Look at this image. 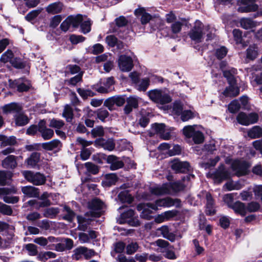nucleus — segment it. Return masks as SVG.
<instances>
[{
    "instance_id": "nucleus-1",
    "label": "nucleus",
    "mask_w": 262,
    "mask_h": 262,
    "mask_svg": "<svg viewBox=\"0 0 262 262\" xmlns=\"http://www.w3.org/2000/svg\"><path fill=\"white\" fill-rule=\"evenodd\" d=\"M180 201L179 199H173L169 197H167L164 199H159L156 201L155 203H148L140 204L137 206V209L140 211L143 209L142 214V217L146 218L148 215L151 213V211L147 210L148 208H150L152 210H156L158 209L159 207H169L173 206H176L177 207L180 206Z\"/></svg>"
},
{
    "instance_id": "nucleus-2",
    "label": "nucleus",
    "mask_w": 262,
    "mask_h": 262,
    "mask_svg": "<svg viewBox=\"0 0 262 262\" xmlns=\"http://www.w3.org/2000/svg\"><path fill=\"white\" fill-rule=\"evenodd\" d=\"M185 186L186 185L182 182L177 181L151 188L150 191L155 195L172 194L183 190Z\"/></svg>"
},
{
    "instance_id": "nucleus-3",
    "label": "nucleus",
    "mask_w": 262,
    "mask_h": 262,
    "mask_svg": "<svg viewBox=\"0 0 262 262\" xmlns=\"http://www.w3.org/2000/svg\"><path fill=\"white\" fill-rule=\"evenodd\" d=\"M147 94L152 101L158 104H165L171 101L170 96L162 90H152L148 91Z\"/></svg>"
},
{
    "instance_id": "nucleus-4",
    "label": "nucleus",
    "mask_w": 262,
    "mask_h": 262,
    "mask_svg": "<svg viewBox=\"0 0 262 262\" xmlns=\"http://www.w3.org/2000/svg\"><path fill=\"white\" fill-rule=\"evenodd\" d=\"M249 167L248 163L244 161L236 160L231 162L230 168L233 172L232 176L239 177L245 175L248 172Z\"/></svg>"
},
{
    "instance_id": "nucleus-5",
    "label": "nucleus",
    "mask_w": 262,
    "mask_h": 262,
    "mask_svg": "<svg viewBox=\"0 0 262 262\" xmlns=\"http://www.w3.org/2000/svg\"><path fill=\"white\" fill-rule=\"evenodd\" d=\"M23 174L28 181L35 185H43L46 181V177L40 172L24 171H23Z\"/></svg>"
},
{
    "instance_id": "nucleus-6",
    "label": "nucleus",
    "mask_w": 262,
    "mask_h": 262,
    "mask_svg": "<svg viewBox=\"0 0 262 262\" xmlns=\"http://www.w3.org/2000/svg\"><path fill=\"white\" fill-rule=\"evenodd\" d=\"M207 176L212 178L216 182L221 183L223 180L228 179L232 174L223 165H220L213 173H208Z\"/></svg>"
},
{
    "instance_id": "nucleus-7",
    "label": "nucleus",
    "mask_w": 262,
    "mask_h": 262,
    "mask_svg": "<svg viewBox=\"0 0 262 262\" xmlns=\"http://www.w3.org/2000/svg\"><path fill=\"white\" fill-rule=\"evenodd\" d=\"M188 35L192 40L196 42L202 41L203 33L202 24L200 21H195L194 27L189 31Z\"/></svg>"
},
{
    "instance_id": "nucleus-8",
    "label": "nucleus",
    "mask_w": 262,
    "mask_h": 262,
    "mask_svg": "<svg viewBox=\"0 0 262 262\" xmlns=\"http://www.w3.org/2000/svg\"><path fill=\"white\" fill-rule=\"evenodd\" d=\"M258 119V116L255 113L248 115L244 113H240L237 116V120L239 123L243 125H249L256 123Z\"/></svg>"
},
{
    "instance_id": "nucleus-9",
    "label": "nucleus",
    "mask_w": 262,
    "mask_h": 262,
    "mask_svg": "<svg viewBox=\"0 0 262 262\" xmlns=\"http://www.w3.org/2000/svg\"><path fill=\"white\" fill-rule=\"evenodd\" d=\"M9 84L12 88H17L19 92H26L31 86L30 81L26 79H18L14 80H9Z\"/></svg>"
},
{
    "instance_id": "nucleus-10",
    "label": "nucleus",
    "mask_w": 262,
    "mask_h": 262,
    "mask_svg": "<svg viewBox=\"0 0 262 262\" xmlns=\"http://www.w3.org/2000/svg\"><path fill=\"white\" fill-rule=\"evenodd\" d=\"M1 109L4 115H16L23 111V106L19 103L13 102L4 105Z\"/></svg>"
},
{
    "instance_id": "nucleus-11",
    "label": "nucleus",
    "mask_w": 262,
    "mask_h": 262,
    "mask_svg": "<svg viewBox=\"0 0 262 262\" xmlns=\"http://www.w3.org/2000/svg\"><path fill=\"white\" fill-rule=\"evenodd\" d=\"M125 102V100L124 97L120 96H114L106 99L104 101V105L110 111H113L116 109L115 105L121 106Z\"/></svg>"
},
{
    "instance_id": "nucleus-12",
    "label": "nucleus",
    "mask_w": 262,
    "mask_h": 262,
    "mask_svg": "<svg viewBox=\"0 0 262 262\" xmlns=\"http://www.w3.org/2000/svg\"><path fill=\"white\" fill-rule=\"evenodd\" d=\"M118 64L119 69L122 72H129L134 67L132 58L125 55L119 56Z\"/></svg>"
},
{
    "instance_id": "nucleus-13",
    "label": "nucleus",
    "mask_w": 262,
    "mask_h": 262,
    "mask_svg": "<svg viewBox=\"0 0 262 262\" xmlns=\"http://www.w3.org/2000/svg\"><path fill=\"white\" fill-rule=\"evenodd\" d=\"M103 203L100 200L95 199L93 200L89 204V207L90 209L89 214L92 217H98L101 215V210Z\"/></svg>"
},
{
    "instance_id": "nucleus-14",
    "label": "nucleus",
    "mask_w": 262,
    "mask_h": 262,
    "mask_svg": "<svg viewBox=\"0 0 262 262\" xmlns=\"http://www.w3.org/2000/svg\"><path fill=\"white\" fill-rule=\"evenodd\" d=\"M74 254L72 257L74 259L79 260L82 257L86 259L90 258L94 254V251L92 250L88 249L85 247L80 246L76 248L74 251Z\"/></svg>"
},
{
    "instance_id": "nucleus-15",
    "label": "nucleus",
    "mask_w": 262,
    "mask_h": 262,
    "mask_svg": "<svg viewBox=\"0 0 262 262\" xmlns=\"http://www.w3.org/2000/svg\"><path fill=\"white\" fill-rule=\"evenodd\" d=\"M241 6L238 8V11L242 13H247L256 11L258 6L255 4L256 0H241Z\"/></svg>"
},
{
    "instance_id": "nucleus-16",
    "label": "nucleus",
    "mask_w": 262,
    "mask_h": 262,
    "mask_svg": "<svg viewBox=\"0 0 262 262\" xmlns=\"http://www.w3.org/2000/svg\"><path fill=\"white\" fill-rule=\"evenodd\" d=\"M38 132L44 140L51 139L54 134L53 129L47 127L46 122L44 120H40L38 123Z\"/></svg>"
},
{
    "instance_id": "nucleus-17",
    "label": "nucleus",
    "mask_w": 262,
    "mask_h": 262,
    "mask_svg": "<svg viewBox=\"0 0 262 262\" xmlns=\"http://www.w3.org/2000/svg\"><path fill=\"white\" fill-rule=\"evenodd\" d=\"M171 168L177 172H186L189 171L191 169L188 162H182L176 160L173 161Z\"/></svg>"
},
{
    "instance_id": "nucleus-18",
    "label": "nucleus",
    "mask_w": 262,
    "mask_h": 262,
    "mask_svg": "<svg viewBox=\"0 0 262 262\" xmlns=\"http://www.w3.org/2000/svg\"><path fill=\"white\" fill-rule=\"evenodd\" d=\"M89 212L86 213L84 216L78 215L77 216V222L78 224V229L83 231H85L90 224L92 219L89 217Z\"/></svg>"
},
{
    "instance_id": "nucleus-19",
    "label": "nucleus",
    "mask_w": 262,
    "mask_h": 262,
    "mask_svg": "<svg viewBox=\"0 0 262 262\" xmlns=\"http://www.w3.org/2000/svg\"><path fill=\"white\" fill-rule=\"evenodd\" d=\"M95 144L109 151L113 150L115 147V143L112 139H108L107 140L98 139L95 140Z\"/></svg>"
},
{
    "instance_id": "nucleus-20",
    "label": "nucleus",
    "mask_w": 262,
    "mask_h": 262,
    "mask_svg": "<svg viewBox=\"0 0 262 262\" xmlns=\"http://www.w3.org/2000/svg\"><path fill=\"white\" fill-rule=\"evenodd\" d=\"M107 162L111 164L110 169L112 170H116L123 167L124 166L123 162L114 155L108 156L107 158Z\"/></svg>"
},
{
    "instance_id": "nucleus-21",
    "label": "nucleus",
    "mask_w": 262,
    "mask_h": 262,
    "mask_svg": "<svg viewBox=\"0 0 262 262\" xmlns=\"http://www.w3.org/2000/svg\"><path fill=\"white\" fill-rule=\"evenodd\" d=\"M13 118L15 125L18 126H25L29 122L28 117L23 112V111L16 115H14Z\"/></svg>"
},
{
    "instance_id": "nucleus-22",
    "label": "nucleus",
    "mask_w": 262,
    "mask_h": 262,
    "mask_svg": "<svg viewBox=\"0 0 262 262\" xmlns=\"http://www.w3.org/2000/svg\"><path fill=\"white\" fill-rule=\"evenodd\" d=\"M157 231L159 232L160 234L165 238L173 242L176 239V235L169 232V228L167 226H162L160 228L157 229Z\"/></svg>"
},
{
    "instance_id": "nucleus-23",
    "label": "nucleus",
    "mask_w": 262,
    "mask_h": 262,
    "mask_svg": "<svg viewBox=\"0 0 262 262\" xmlns=\"http://www.w3.org/2000/svg\"><path fill=\"white\" fill-rule=\"evenodd\" d=\"M2 164L3 167L5 168L13 169L17 166L16 157L13 155L9 156L3 160Z\"/></svg>"
},
{
    "instance_id": "nucleus-24",
    "label": "nucleus",
    "mask_w": 262,
    "mask_h": 262,
    "mask_svg": "<svg viewBox=\"0 0 262 262\" xmlns=\"http://www.w3.org/2000/svg\"><path fill=\"white\" fill-rule=\"evenodd\" d=\"M239 93V88L234 83H230V85L227 87L223 92V94L226 97H235Z\"/></svg>"
},
{
    "instance_id": "nucleus-25",
    "label": "nucleus",
    "mask_w": 262,
    "mask_h": 262,
    "mask_svg": "<svg viewBox=\"0 0 262 262\" xmlns=\"http://www.w3.org/2000/svg\"><path fill=\"white\" fill-rule=\"evenodd\" d=\"M230 208H232L235 212L241 214L242 216H245L247 213V209L245 204L239 201L234 203Z\"/></svg>"
},
{
    "instance_id": "nucleus-26",
    "label": "nucleus",
    "mask_w": 262,
    "mask_h": 262,
    "mask_svg": "<svg viewBox=\"0 0 262 262\" xmlns=\"http://www.w3.org/2000/svg\"><path fill=\"white\" fill-rule=\"evenodd\" d=\"M40 154L37 152H33L26 160L27 165L30 167H34L40 161Z\"/></svg>"
},
{
    "instance_id": "nucleus-27",
    "label": "nucleus",
    "mask_w": 262,
    "mask_h": 262,
    "mask_svg": "<svg viewBox=\"0 0 262 262\" xmlns=\"http://www.w3.org/2000/svg\"><path fill=\"white\" fill-rule=\"evenodd\" d=\"M61 146V143L59 140L54 139L49 142L43 143L42 147L48 150H52Z\"/></svg>"
},
{
    "instance_id": "nucleus-28",
    "label": "nucleus",
    "mask_w": 262,
    "mask_h": 262,
    "mask_svg": "<svg viewBox=\"0 0 262 262\" xmlns=\"http://www.w3.org/2000/svg\"><path fill=\"white\" fill-rule=\"evenodd\" d=\"M28 204L30 206H34L36 209H39L40 208L49 206L51 203L50 200H40L38 201L33 200L28 201Z\"/></svg>"
},
{
    "instance_id": "nucleus-29",
    "label": "nucleus",
    "mask_w": 262,
    "mask_h": 262,
    "mask_svg": "<svg viewBox=\"0 0 262 262\" xmlns=\"http://www.w3.org/2000/svg\"><path fill=\"white\" fill-rule=\"evenodd\" d=\"M62 4L60 2H55L50 4L47 7V11L48 13L56 14L60 13L62 9Z\"/></svg>"
},
{
    "instance_id": "nucleus-30",
    "label": "nucleus",
    "mask_w": 262,
    "mask_h": 262,
    "mask_svg": "<svg viewBox=\"0 0 262 262\" xmlns=\"http://www.w3.org/2000/svg\"><path fill=\"white\" fill-rule=\"evenodd\" d=\"M22 192L29 197H37L39 195L38 189L33 186H25L21 188Z\"/></svg>"
},
{
    "instance_id": "nucleus-31",
    "label": "nucleus",
    "mask_w": 262,
    "mask_h": 262,
    "mask_svg": "<svg viewBox=\"0 0 262 262\" xmlns=\"http://www.w3.org/2000/svg\"><path fill=\"white\" fill-rule=\"evenodd\" d=\"M207 200L206 204V213L208 215H212L215 213V210L213 208V201L211 194L207 193L206 195Z\"/></svg>"
},
{
    "instance_id": "nucleus-32",
    "label": "nucleus",
    "mask_w": 262,
    "mask_h": 262,
    "mask_svg": "<svg viewBox=\"0 0 262 262\" xmlns=\"http://www.w3.org/2000/svg\"><path fill=\"white\" fill-rule=\"evenodd\" d=\"M241 26L245 29H252L257 26V23L247 18H242L240 20Z\"/></svg>"
},
{
    "instance_id": "nucleus-33",
    "label": "nucleus",
    "mask_w": 262,
    "mask_h": 262,
    "mask_svg": "<svg viewBox=\"0 0 262 262\" xmlns=\"http://www.w3.org/2000/svg\"><path fill=\"white\" fill-rule=\"evenodd\" d=\"M73 115L72 108L68 104L66 105L62 113V117L66 119L67 122H71L73 118Z\"/></svg>"
},
{
    "instance_id": "nucleus-34",
    "label": "nucleus",
    "mask_w": 262,
    "mask_h": 262,
    "mask_svg": "<svg viewBox=\"0 0 262 262\" xmlns=\"http://www.w3.org/2000/svg\"><path fill=\"white\" fill-rule=\"evenodd\" d=\"M68 18L69 19L71 26L74 28H77L83 19L82 16L80 14L76 16L71 15L68 16Z\"/></svg>"
},
{
    "instance_id": "nucleus-35",
    "label": "nucleus",
    "mask_w": 262,
    "mask_h": 262,
    "mask_svg": "<svg viewBox=\"0 0 262 262\" xmlns=\"http://www.w3.org/2000/svg\"><path fill=\"white\" fill-rule=\"evenodd\" d=\"M224 187L228 191H231L233 190H239L243 188V185L238 181L233 182V181H230L227 182L225 184Z\"/></svg>"
},
{
    "instance_id": "nucleus-36",
    "label": "nucleus",
    "mask_w": 262,
    "mask_h": 262,
    "mask_svg": "<svg viewBox=\"0 0 262 262\" xmlns=\"http://www.w3.org/2000/svg\"><path fill=\"white\" fill-rule=\"evenodd\" d=\"M262 135V128L258 126H255L248 131V135L251 138H257Z\"/></svg>"
},
{
    "instance_id": "nucleus-37",
    "label": "nucleus",
    "mask_w": 262,
    "mask_h": 262,
    "mask_svg": "<svg viewBox=\"0 0 262 262\" xmlns=\"http://www.w3.org/2000/svg\"><path fill=\"white\" fill-rule=\"evenodd\" d=\"M59 209L56 207H51L46 209L43 212V216L46 217L53 219L59 213Z\"/></svg>"
},
{
    "instance_id": "nucleus-38",
    "label": "nucleus",
    "mask_w": 262,
    "mask_h": 262,
    "mask_svg": "<svg viewBox=\"0 0 262 262\" xmlns=\"http://www.w3.org/2000/svg\"><path fill=\"white\" fill-rule=\"evenodd\" d=\"M150 80L148 78H144L139 80L137 83V89L140 91H145L149 85Z\"/></svg>"
},
{
    "instance_id": "nucleus-39",
    "label": "nucleus",
    "mask_w": 262,
    "mask_h": 262,
    "mask_svg": "<svg viewBox=\"0 0 262 262\" xmlns=\"http://www.w3.org/2000/svg\"><path fill=\"white\" fill-rule=\"evenodd\" d=\"M64 125V122L61 120L56 118L49 120V126L50 127L55 128V129H61Z\"/></svg>"
},
{
    "instance_id": "nucleus-40",
    "label": "nucleus",
    "mask_w": 262,
    "mask_h": 262,
    "mask_svg": "<svg viewBox=\"0 0 262 262\" xmlns=\"http://www.w3.org/2000/svg\"><path fill=\"white\" fill-rule=\"evenodd\" d=\"M118 198L123 203H131L133 200V198L128 192L123 191L119 193Z\"/></svg>"
},
{
    "instance_id": "nucleus-41",
    "label": "nucleus",
    "mask_w": 262,
    "mask_h": 262,
    "mask_svg": "<svg viewBox=\"0 0 262 262\" xmlns=\"http://www.w3.org/2000/svg\"><path fill=\"white\" fill-rule=\"evenodd\" d=\"M63 211L64 212L63 219L71 222L75 217V213L68 206H64Z\"/></svg>"
},
{
    "instance_id": "nucleus-42",
    "label": "nucleus",
    "mask_w": 262,
    "mask_h": 262,
    "mask_svg": "<svg viewBox=\"0 0 262 262\" xmlns=\"http://www.w3.org/2000/svg\"><path fill=\"white\" fill-rule=\"evenodd\" d=\"M13 57L14 55L12 51L8 50L2 55L0 61L4 63L8 62H10L11 63Z\"/></svg>"
},
{
    "instance_id": "nucleus-43",
    "label": "nucleus",
    "mask_w": 262,
    "mask_h": 262,
    "mask_svg": "<svg viewBox=\"0 0 262 262\" xmlns=\"http://www.w3.org/2000/svg\"><path fill=\"white\" fill-rule=\"evenodd\" d=\"M105 183L107 186H111L115 184L118 180V178L115 173L106 174L105 176Z\"/></svg>"
},
{
    "instance_id": "nucleus-44",
    "label": "nucleus",
    "mask_w": 262,
    "mask_h": 262,
    "mask_svg": "<svg viewBox=\"0 0 262 262\" xmlns=\"http://www.w3.org/2000/svg\"><path fill=\"white\" fill-rule=\"evenodd\" d=\"M152 130L155 133L161 135L165 131V125L163 123H155L152 125Z\"/></svg>"
},
{
    "instance_id": "nucleus-45",
    "label": "nucleus",
    "mask_w": 262,
    "mask_h": 262,
    "mask_svg": "<svg viewBox=\"0 0 262 262\" xmlns=\"http://www.w3.org/2000/svg\"><path fill=\"white\" fill-rule=\"evenodd\" d=\"M87 171L93 174H97L99 171L98 167L97 165L91 162H86L84 164Z\"/></svg>"
},
{
    "instance_id": "nucleus-46",
    "label": "nucleus",
    "mask_w": 262,
    "mask_h": 262,
    "mask_svg": "<svg viewBox=\"0 0 262 262\" xmlns=\"http://www.w3.org/2000/svg\"><path fill=\"white\" fill-rule=\"evenodd\" d=\"M15 142V138L14 137H7L4 136L1 141V147H5L7 145H13Z\"/></svg>"
},
{
    "instance_id": "nucleus-47",
    "label": "nucleus",
    "mask_w": 262,
    "mask_h": 262,
    "mask_svg": "<svg viewBox=\"0 0 262 262\" xmlns=\"http://www.w3.org/2000/svg\"><path fill=\"white\" fill-rule=\"evenodd\" d=\"M192 137L194 143L196 144H200L204 141V135L203 133L200 131H195Z\"/></svg>"
},
{
    "instance_id": "nucleus-48",
    "label": "nucleus",
    "mask_w": 262,
    "mask_h": 262,
    "mask_svg": "<svg viewBox=\"0 0 262 262\" xmlns=\"http://www.w3.org/2000/svg\"><path fill=\"white\" fill-rule=\"evenodd\" d=\"M257 56V50L255 46L250 47L247 50V57L250 59H255Z\"/></svg>"
},
{
    "instance_id": "nucleus-49",
    "label": "nucleus",
    "mask_w": 262,
    "mask_h": 262,
    "mask_svg": "<svg viewBox=\"0 0 262 262\" xmlns=\"http://www.w3.org/2000/svg\"><path fill=\"white\" fill-rule=\"evenodd\" d=\"M25 249L27 250L28 254L31 256L36 255L38 253L37 246L33 244H26Z\"/></svg>"
},
{
    "instance_id": "nucleus-50",
    "label": "nucleus",
    "mask_w": 262,
    "mask_h": 262,
    "mask_svg": "<svg viewBox=\"0 0 262 262\" xmlns=\"http://www.w3.org/2000/svg\"><path fill=\"white\" fill-rule=\"evenodd\" d=\"M16 191V189L14 187H12L10 188H0V198H3V196L5 194H10L15 193Z\"/></svg>"
},
{
    "instance_id": "nucleus-51",
    "label": "nucleus",
    "mask_w": 262,
    "mask_h": 262,
    "mask_svg": "<svg viewBox=\"0 0 262 262\" xmlns=\"http://www.w3.org/2000/svg\"><path fill=\"white\" fill-rule=\"evenodd\" d=\"M240 107V104L236 100L232 101L228 106L229 111L232 113H234L237 112L239 110Z\"/></svg>"
},
{
    "instance_id": "nucleus-52",
    "label": "nucleus",
    "mask_w": 262,
    "mask_h": 262,
    "mask_svg": "<svg viewBox=\"0 0 262 262\" xmlns=\"http://www.w3.org/2000/svg\"><path fill=\"white\" fill-rule=\"evenodd\" d=\"M82 75L83 73L82 72H81L76 76L67 80V82L68 83V84L75 85L78 82L81 81Z\"/></svg>"
},
{
    "instance_id": "nucleus-53",
    "label": "nucleus",
    "mask_w": 262,
    "mask_h": 262,
    "mask_svg": "<svg viewBox=\"0 0 262 262\" xmlns=\"http://www.w3.org/2000/svg\"><path fill=\"white\" fill-rule=\"evenodd\" d=\"M11 207L5 204L0 205V212L3 214L10 215L12 213Z\"/></svg>"
},
{
    "instance_id": "nucleus-54",
    "label": "nucleus",
    "mask_w": 262,
    "mask_h": 262,
    "mask_svg": "<svg viewBox=\"0 0 262 262\" xmlns=\"http://www.w3.org/2000/svg\"><path fill=\"white\" fill-rule=\"evenodd\" d=\"M236 193H228L225 194L223 197V200L225 203L230 208L233 205V201L234 199V195Z\"/></svg>"
},
{
    "instance_id": "nucleus-55",
    "label": "nucleus",
    "mask_w": 262,
    "mask_h": 262,
    "mask_svg": "<svg viewBox=\"0 0 262 262\" xmlns=\"http://www.w3.org/2000/svg\"><path fill=\"white\" fill-rule=\"evenodd\" d=\"M9 194H5L3 196V201L6 203L15 204L19 201V197L16 196H9Z\"/></svg>"
},
{
    "instance_id": "nucleus-56",
    "label": "nucleus",
    "mask_w": 262,
    "mask_h": 262,
    "mask_svg": "<svg viewBox=\"0 0 262 262\" xmlns=\"http://www.w3.org/2000/svg\"><path fill=\"white\" fill-rule=\"evenodd\" d=\"M91 134L93 138L102 137L104 135V130L102 126H98L91 130Z\"/></svg>"
},
{
    "instance_id": "nucleus-57",
    "label": "nucleus",
    "mask_w": 262,
    "mask_h": 262,
    "mask_svg": "<svg viewBox=\"0 0 262 262\" xmlns=\"http://www.w3.org/2000/svg\"><path fill=\"white\" fill-rule=\"evenodd\" d=\"M227 52L228 50L226 48L222 47L216 50L215 55L218 59H221L226 55Z\"/></svg>"
},
{
    "instance_id": "nucleus-58",
    "label": "nucleus",
    "mask_w": 262,
    "mask_h": 262,
    "mask_svg": "<svg viewBox=\"0 0 262 262\" xmlns=\"http://www.w3.org/2000/svg\"><path fill=\"white\" fill-rule=\"evenodd\" d=\"M11 64L15 68L23 69L25 67V64L19 58H13L11 62Z\"/></svg>"
},
{
    "instance_id": "nucleus-59",
    "label": "nucleus",
    "mask_w": 262,
    "mask_h": 262,
    "mask_svg": "<svg viewBox=\"0 0 262 262\" xmlns=\"http://www.w3.org/2000/svg\"><path fill=\"white\" fill-rule=\"evenodd\" d=\"M114 79L112 77L107 78L103 82L104 86L108 89L109 92L112 91L114 90V88H112V86L114 85Z\"/></svg>"
},
{
    "instance_id": "nucleus-60",
    "label": "nucleus",
    "mask_w": 262,
    "mask_h": 262,
    "mask_svg": "<svg viewBox=\"0 0 262 262\" xmlns=\"http://www.w3.org/2000/svg\"><path fill=\"white\" fill-rule=\"evenodd\" d=\"M183 24L180 21H174L171 25V32L173 34L179 33L182 29Z\"/></svg>"
},
{
    "instance_id": "nucleus-61",
    "label": "nucleus",
    "mask_w": 262,
    "mask_h": 262,
    "mask_svg": "<svg viewBox=\"0 0 262 262\" xmlns=\"http://www.w3.org/2000/svg\"><path fill=\"white\" fill-rule=\"evenodd\" d=\"M77 92L80 95V96L83 99H86L88 97L93 96V93L91 91L88 90H84L81 88H78L77 89Z\"/></svg>"
},
{
    "instance_id": "nucleus-62",
    "label": "nucleus",
    "mask_w": 262,
    "mask_h": 262,
    "mask_svg": "<svg viewBox=\"0 0 262 262\" xmlns=\"http://www.w3.org/2000/svg\"><path fill=\"white\" fill-rule=\"evenodd\" d=\"M193 117L194 114L191 111H184L181 113V118L183 121H187Z\"/></svg>"
},
{
    "instance_id": "nucleus-63",
    "label": "nucleus",
    "mask_w": 262,
    "mask_h": 262,
    "mask_svg": "<svg viewBox=\"0 0 262 262\" xmlns=\"http://www.w3.org/2000/svg\"><path fill=\"white\" fill-rule=\"evenodd\" d=\"M41 10L40 9L34 10L30 12L27 15L25 16L26 20L28 21H31L33 20L35 18H36L39 14L41 12Z\"/></svg>"
},
{
    "instance_id": "nucleus-64",
    "label": "nucleus",
    "mask_w": 262,
    "mask_h": 262,
    "mask_svg": "<svg viewBox=\"0 0 262 262\" xmlns=\"http://www.w3.org/2000/svg\"><path fill=\"white\" fill-rule=\"evenodd\" d=\"M91 22L89 20L81 22L80 26L81 32L84 34L89 33L91 31Z\"/></svg>"
}]
</instances>
